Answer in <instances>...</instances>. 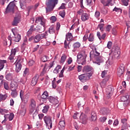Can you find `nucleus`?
<instances>
[{
    "mask_svg": "<svg viewBox=\"0 0 130 130\" xmlns=\"http://www.w3.org/2000/svg\"><path fill=\"white\" fill-rule=\"evenodd\" d=\"M7 98H8V94H0V100H1L2 101H5V100H6Z\"/></svg>",
    "mask_w": 130,
    "mask_h": 130,
    "instance_id": "nucleus-37",
    "label": "nucleus"
},
{
    "mask_svg": "<svg viewBox=\"0 0 130 130\" xmlns=\"http://www.w3.org/2000/svg\"><path fill=\"white\" fill-rule=\"evenodd\" d=\"M12 31L14 36L12 37V40L15 42H19L21 40V35L15 33V29L13 28Z\"/></svg>",
    "mask_w": 130,
    "mask_h": 130,
    "instance_id": "nucleus-9",
    "label": "nucleus"
},
{
    "mask_svg": "<svg viewBox=\"0 0 130 130\" xmlns=\"http://www.w3.org/2000/svg\"><path fill=\"white\" fill-rule=\"evenodd\" d=\"M45 30V25H42V26H38L34 29V31L38 32L39 33H42Z\"/></svg>",
    "mask_w": 130,
    "mask_h": 130,
    "instance_id": "nucleus-18",
    "label": "nucleus"
},
{
    "mask_svg": "<svg viewBox=\"0 0 130 130\" xmlns=\"http://www.w3.org/2000/svg\"><path fill=\"white\" fill-rule=\"evenodd\" d=\"M95 58V61L93 62L94 63H96L98 66H100L101 62H103V57L98 56Z\"/></svg>",
    "mask_w": 130,
    "mask_h": 130,
    "instance_id": "nucleus-20",
    "label": "nucleus"
},
{
    "mask_svg": "<svg viewBox=\"0 0 130 130\" xmlns=\"http://www.w3.org/2000/svg\"><path fill=\"white\" fill-rule=\"evenodd\" d=\"M55 32V30L54 29V27L53 26H51L49 28V33H50V34H53Z\"/></svg>",
    "mask_w": 130,
    "mask_h": 130,
    "instance_id": "nucleus-42",
    "label": "nucleus"
},
{
    "mask_svg": "<svg viewBox=\"0 0 130 130\" xmlns=\"http://www.w3.org/2000/svg\"><path fill=\"white\" fill-rule=\"evenodd\" d=\"M11 96L13 98H16L18 96V92L17 91V89H11Z\"/></svg>",
    "mask_w": 130,
    "mask_h": 130,
    "instance_id": "nucleus-28",
    "label": "nucleus"
},
{
    "mask_svg": "<svg viewBox=\"0 0 130 130\" xmlns=\"http://www.w3.org/2000/svg\"><path fill=\"white\" fill-rule=\"evenodd\" d=\"M15 116V115H14V113H10V115L9 114H5L4 115V118L5 119L2 121V123H6V121H7V118H9V120H10V121H11V120H13V119H14V117Z\"/></svg>",
    "mask_w": 130,
    "mask_h": 130,
    "instance_id": "nucleus-12",
    "label": "nucleus"
},
{
    "mask_svg": "<svg viewBox=\"0 0 130 130\" xmlns=\"http://www.w3.org/2000/svg\"><path fill=\"white\" fill-rule=\"evenodd\" d=\"M60 70H61V66L60 65L57 66L53 71L54 74H58Z\"/></svg>",
    "mask_w": 130,
    "mask_h": 130,
    "instance_id": "nucleus-35",
    "label": "nucleus"
},
{
    "mask_svg": "<svg viewBox=\"0 0 130 130\" xmlns=\"http://www.w3.org/2000/svg\"><path fill=\"white\" fill-rule=\"evenodd\" d=\"M80 119L82 121L83 124H86L87 123V120H88V117L85 114L82 113L80 116Z\"/></svg>",
    "mask_w": 130,
    "mask_h": 130,
    "instance_id": "nucleus-16",
    "label": "nucleus"
},
{
    "mask_svg": "<svg viewBox=\"0 0 130 130\" xmlns=\"http://www.w3.org/2000/svg\"><path fill=\"white\" fill-rule=\"evenodd\" d=\"M94 16L95 18H99L100 17V12L98 11H95Z\"/></svg>",
    "mask_w": 130,
    "mask_h": 130,
    "instance_id": "nucleus-60",
    "label": "nucleus"
},
{
    "mask_svg": "<svg viewBox=\"0 0 130 130\" xmlns=\"http://www.w3.org/2000/svg\"><path fill=\"white\" fill-rule=\"evenodd\" d=\"M36 23L41 24L42 26H45V22L43 20V18L41 17H38L36 18Z\"/></svg>",
    "mask_w": 130,
    "mask_h": 130,
    "instance_id": "nucleus-17",
    "label": "nucleus"
},
{
    "mask_svg": "<svg viewBox=\"0 0 130 130\" xmlns=\"http://www.w3.org/2000/svg\"><path fill=\"white\" fill-rule=\"evenodd\" d=\"M58 3V0H47L46 1V13L51 12L53 10L54 7Z\"/></svg>",
    "mask_w": 130,
    "mask_h": 130,
    "instance_id": "nucleus-1",
    "label": "nucleus"
},
{
    "mask_svg": "<svg viewBox=\"0 0 130 130\" xmlns=\"http://www.w3.org/2000/svg\"><path fill=\"white\" fill-rule=\"evenodd\" d=\"M4 89L5 90H9L10 87L9 86V82L7 81H4Z\"/></svg>",
    "mask_w": 130,
    "mask_h": 130,
    "instance_id": "nucleus-41",
    "label": "nucleus"
},
{
    "mask_svg": "<svg viewBox=\"0 0 130 130\" xmlns=\"http://www.w3.org/2000/svg\"><path fill=\"white\" fill-rule=\"evenodd\" d=\"M64 72V68H63L62 70L60 71V74H59V78H63V72Z\"/></svg>",
    "mask_w": 130,
    "mask_h": 130,
    "instance_id": "nucleus-53",
    "label": "nucleus"
},
{
    "mask_svg": "<svg viewBox=\"0 0 130 130\" xmlns=\"http://www.w3.org/2000/svg\"><path fill=\"white\" fill-rule=\"evenodd\" d=\"M82 72L83 73H89V72H91L92 74L94 73V68L92 67V66L89 65H86L84 67Z\"/></svg>",
    "mask_w": 130,
    "mask_h": 130,
    "instance_id": "nucleus-10",
    "label": "nucleus"
},
{
    "mask_svg": "<svg viewBox=\"0 0 130 130\" xmlns=\"http://www.w3.org/2000/svg\"><path fill=\"white\" fill-rule=\"evenodd\" d=\"M9 0H0V4L4 6L5 4H8Z\"/></svg>",
    "mask_w": 130,
    "mask_h": 130,
    "instance_id": "nucleus-55",
    "label": "nucleus"
},
{
    "mask_svg": "<svg viewBox=\"0 0 130 130\" xmlns=\"http://www.w3.org/2000/svg\"><path fill=\"white\" fill-rule=\"evenodd\" d=\"M81 20L83 22L89 20V14L86 13H83L81 15Z\"/></svg>",
    "mask_w": 130,
    "mask_h": 130,
    "instance_id": "nucleus-23",
    "label": "nucleus"
},
{
    "mask_svg": "<svg viewBox=\"0 0 130 130\" xmlns=\"http://www.w3.org/2000/svg\"><path fill=\"white\" fill-rule=\"evenodd\" d=\"M67 59V55L66 54H63L62 56L61 57V60L60 62L61 63H63L64 61H66V60Z\"/></svg>",
    "mask_w": 130,
    "mask_h": 130,
    "instance_id": "nucleus-43",
    "label": "nucleus"
},
{
    "mask_svg": "<svg viewBox=\"0 0 130 130\" xmlns=\"http://www.w3.org/2000/svg\"><path fill=\"white\" fill-rule=\"evenodd\" d=\"M68 64H71L72 62H73V59L72 57H69V59H68Z\"/></svg>",
    "mask_w": 130,
    "mask_h": 130,
    "instance_id": "nucleus-64",
    "label": "nucleus"
},
{
    "mask_svg": "<svg viewBox=\"0 0 130 130\" xmlns=\"http://www.w3.org/2000/svg\"><path fill=\"white\" fill-rule=\"evenodd\" d=\"M113 12H118L119 13H122V10H121L120 8H118L116 7L114 8V9L113 10Z\"/></svg>",
    "mask_w": 130,
    "mask_h": 130,
    "instance_id": "nucleus-48",
    "label": "nucleus"
},
{
    "mask_svg": "<svg viewBox=\"0 0 130 130\" xmlns=\"http://www.w3.org/2000/svg\"><path fill=\"white\" fill-rule=\"evenodd\" d=\"M7 63L6 60H0V72L5 68V63Z\"/></svg>",
    "mask_w": 130,
    "mask_h": 130,
    "instance_id": "nucleus-31",
    "label": "nucleus"
},
{
    "mask_svg": "<svg viewBox=\"0 0 130 130\" xmlns=\"http://www.w3.org/2000/svg\"><path fill=\"white\" fill-rule=\"evenodd\" d=\"M101 112L104 115L107 114V110L105 108H104L101 110Z\"/></svg>",
    "mask_w": 130,
    "mask_h": 130,
    "instance_id": "nucleus-51",
    "label": "nucleus"
},
{
    "mask_svg": "<svg viewBox=\"0 0 130 130\" xmlns=\"http://www.w3.org/2000/svg\"><path fill=\"white\" fill-rule=\"evenodd\" d=\"M88 41L90 42H92V41H94V36L90 34L89 37L88 38Z\"/></svg>",
    "mask_w": 130,
    "mask_h": 130,
    "instance_id": "nucleus-50",
    "label": "nucleus"
},
{
    "mask_svg": "<svg viewBox=\"0 0 130 130\" xmlns=\"http://www.w3.org/2000/svg\"><path fill=\"white\" fill-rule=\"evenodd\" d=\"M22 62V61H21V59H18L17 61V62L15 64V71L16 73H19L20 71H21V69H22V64L21 63Z\"/></svg>",
    "mask_w": 130,
    "mask_h": 130,
    "instance_id": "nucleus-14",
    "label": "nucleus"
},
{
    "mask_svg": "<svg viewBox=\"0 0 130 130\" xmlns=\"http://www.w3.org/2000/svg\"><path fill=\"white\" fill-rule=\"evenodd\" d=\"M35 63V61H34V60H30L28 62V64L30 66H32L34 65V64Z\"/></svg>",
    "mask_w": 130,
    "mask_h": 130,
    "instance_id": "nucleus-63",
    "label": "nucleus"
},
{
    "mask_svg": "<svg viewBox=\"0 0 130 130\" xmlns=\"http://www.w3.org/2000/svg\"><path fill=\"white\" fill-rule=\"evenodd\" d=\"M8 112H9L8 110H6V109L0 108V113H1L2 115L5 114V113H8Z\"/></svg>",
    "mask_w": 130,
    "mask_h": 130,
    "instance_id": "nucleus-46",
    "label": "nucleus"
},
{
    "mask_svg": "<svg viewBox=\"0 0 130 130\" xmlns=\"http://www.w3.org/2000/svg\"><path fill=\"white\" fill-rule=\"evenodd\" d=\"M5 78L7 81H12L13 80V74L9 73L6 75Z\"/></svg>",
    "mask_w": 130,
    "mask_h": 130,
    "instance_id": "nucleus-33",
    "label": "nucleus"
},
{
    "mask_svg": "<svg viewBox=\"0 0 130 130\" xmlns=\"http://www.w3.org/2000/svg\"><path fill=\"white\" fill-rule=\"evenodd\" d=\"M46 126L49 129L52 128V117L50 116H45L43 118Z\"/></svg>",
    "mask_w": 130,
    "mask_h": 130,
    "instance_id": "nucleus-4",
    "label": "nucleus"
},
{
    "mask_svg": "<svg viewBox=\"0 0 130 130\" xmlns=\"http://www.w3.org/2000/svg\"><path fill=\"white\" fill-rule=\"evenodd\" d=\"M67 4L62 3L61 6L59 8V10H64L66 9V6Z\"/></svg>",
    "mask_w": 130,
    "mask_h": 130,
    "instance_id": "nucleus-58",
    "label": "nucleus"
},
{
    "mask_svg": "<svg viewBox=\"0 0 130 130\" xmlns=\"http://www.w3.org/2000/svg\"><path fill=\"white\" fill-rule=\"evenodd\" d=\"M21 114L22 115H25L26 113V107H25V105L24 104H21Z\"/></svg>",
    "mask_w": 130,
    "mask_h": 130,
    "instance_id": "nucleus-29",
    "label": "nucleus"
},
{
    "mask_svg": "<svg viewBox=\"0 0 130 130\" xmlns=\"http://www.w3.org/2000/svg\"><path fill=\"white\" fill-rule=\"evenodd\" d=\"M128 2H129V0H121V3L123 6H125L127 7V6H128Z\"/></svg>",
    "mask_w": 130,
    "mask_h": 130,
    "instance_id": "nucleus-47",
    "label": "nucleus"
},
{
    "mask_svg": "<svg viewBox=\"0 0 130 130\" xmlns=\"http://www.w3.org/2000/svg\"><path fill=\"white\" fill-rule=\"evenodd\" d=\"M111 28H112V26H111V25H108L106 27V32H110V30Z\"/></svg>",
    "mask_w": 130,
    "mask_h": 130,
    "instance_id": "nucleus-52",
    "label": "nucleus"
},
{
    "mask_svg": "<svg viewBox=\"0 0 130 130\" xmlns=\"http://www.w3.org/2000/svg\"><path fill=\"white\" fill-rule=\"evenodd\" d=\"M90 55H93L95 58L100 55V53L96 51V48H94V50L90 53Z\"/></svg>",
    "mask_w": 130,
    "mask_h": 130,
    "instance_id": "nucleus-24",
    "label": "nucleus"
},
{
    "mask_svg": "<svg viewBox=\"0 0 130 130\" xmlns=\"http://www.w3.org/2000/svg\"><path fill=\"white\" fill-rule=\"evenodd\" d=\"M66 39L67 41H72L73 40V35L71 32L66 34Z\"/></svg>",
    "mask_w": 130,
    "mask_h": 130,
    "instance_id": "nucleus-27",
    "label": "nucleus"
},
{
    "mask_svg": "<svg viewBox=\"0 0 130 130\" xmlns=\"http://www.w3.org/2000/svg\"><path fill=\"white\" fill-rule=\"evenodd\" d=\"M91 120L92 121H95L97 119V115L95 112H92L91 114Z\"/></svg>",
    "mask_w": 130,
    "mask_h": 130,
    "instance_id": "nucleus-34",
    "label": "nucleus"
},
{
    "mask_svg": "<svg viewBox=\"0 0 130 130\" xmlns=\"http://www.w3.org/2000/svg\"><path fill=\"white\" fill-rule=\"evenodd\" d=\"M29 111L30 113H33L35 108H36V101L34 99H31L29 101Z\"/></svg>",
    "mask_w": 130,
    "mask_h": 130,
    "instance_id": "nucleus-7",
    "label": "nucleus"
},
{
    "mask_svg": "<svg viewBox=\"0 0 130 130\" xmlns=\"http://www.w3.org/2000/svg\"><path fill=\"white\" fill-rule=\"evenodd\" d=\"M47 97H48V92H47V91H45L42 94L41 99H46L47 98Z\"/></svg>",
    "mask_w": 130,
    "mask_h": 130,
    "instance_id": "nucleus-38",
    "label": "nucleus"
},
{
    "mask_svg": "<svg viewBox=\"0 0 130 130\" xmlns=\"http://www.w3.org/2000/svg\"><path fill=\"white\" fill-rule=\"evenodd\" d=\"M33 31H34V25H31L29 29L27 32V34H26L27 36H31Z\"/></svg>",
    "mask_w": 130,
    "mask_h": 130,
    "instance_id": "nucleus-32",
    "label": "nucleus"
},
{
    "mask_svg": "<svg viewBox=\"0 0 130 130\" xmlns=\"http://www.w3.org/2000/svg\"><path fill=\"white\" fill-rule=\"evenodd\" d=\"M128 98H129V95H125V96H122V97L120 98V100H121V101H122V102H125V101H127V100H128Z\"/></svg>",
    "mask_w": 130,
    "mask_h": 130,
    "instance_id": "nucleus-39",
    "label": "nucleus"
},
{
    "mask_svg": "<svg viewBox=\"0 0 130 130\" xmlns=\"http://www.w3.org/2000/svg\"><path fill=\"white\" fill-rule=\"evenodd\" d=\"M16 52H17L16 49H12L11 50V54H12V55H16Z\"/></svg>",
    "mask_w": 130,
    "mask_h": 130,
    "instance_id": "nucleus-61",
    "label": "nucleus"
},
{
    "mask_svg": "<svg viewBox=\"0 0 130 130\" xmlns=\"http://www.w3.org/2000/svg\"><path fill=\"white\" fill-rule=\"evenodd\" d=\"M29 74V69L26 68L24 71L23 76L24 77H25L26 75Z\"/></svg>",
    "mask_w": 130,
    "mask_h": 130,
    "instance_id": "nucleus-54",
    "label": "nucleus"
},
{
    "mask_svg": "<svg viewBox=\"0 0 130 130\" xmlns=\"http://www.w3.org/2000/svg\"><path fill=\"white\" fill-rule=\"evenodd\" d=\"M98 38L100 39V40H104L105 39V37H106V34H104L101 36V34H100V32L98 31L96 34Z\"/></svg>",
    "mask_w": 130,
    "mask_h": 130,
    "instance_id": "nucleus-26",
    "label": "nucleus"
},
{
    "mask_svg": "<svg viewBox=\"0 0 130 130\" xmlns=\"http://www.w3.org/2000/svg\"><path fill=\"white\" fill-rule=\"evenodd\" d=\"M119 54H120V49L119 47H116L114 50L113 55L109 57L110 60H114L115 58H118Z\"/></svg>",
    "mask_w": 130,
    "mask_h": 130,
    "instance_id": "nucleus-6",
    "label": "nucleus"
},
{
    "mask_svg": "<svg viewBox=\"0 0 130 130\" xmlns=\"http://www.w3.org/2000/svg\"><path fill=\"white\" fill-rule=\"evenodd\" d=\"M48 100L50 103H52V104H57L58 103V100L57 99L53 98V96H50L48 98Z\"/></svg>",
    "mask_w": 130,
    "mask_h": 130,
    "instance_id": "nucleus-22",
    "label": "nucleus"
},
{
    "mask_svg": "<svg viewBox=\"0 0 130 130\" xmlns=\"http://www.w3.org/2000/svg\"><path fill=\"white\" fill-rule=\"evenodd\" d=\"M10 86L11 90L12 89H15V90H16L17 87H18V85L17 84V83H16V85L15 84V83H11Z\"/></svg>",
    "mask_w": 130,
    "mask_h": 130,
    "instance_id": "nucleus-49",
    "label": "nucleus"
},
{
    "mask_svg": "<svg viewBox=\"0 0 130 130\" xmlns=\"http://www.w3.org/2000/svg\"><path fill=\"white\" fill-rule=\"evenodd\" d=\"M106 94L107 95V97L109 99L111 96H112V94L113 93V89L111 86H109L108 88L106 89Z\"/></svg>",
    "mask_w": 130,
    "mask_h": 130,
    "instance_id": "nucleus-11",
    "label": "nucleus"
},
{
    "mask_svg": "<svg viewBox=\"0 0 130 130\" xmlns=\"http://www.w3.org/2000/svg\"><path fill=\"white\" fill-rule=\"evenodd\" d=\"M29 98H30V93L27 92L23 96L21 100L24 102L25 104H27L28 101H29Z\"/></svg>",
    "mask_w": 130,
    "mask_h": 130,
    "instance_id": "nucleus-19",
    "label": "nucleus"
},
{
    "mask_svg": "<svg viewBox=\"0 0 130 130\" xmlns=\"http://www.w3.org/2000/svg\"><path fill=\"white\" fill-rule=\"evenodd\" d=\"M101 3L104 5V7H108L109 6V4L112 2V0H108L107 1H105L104 0H101Z\"/></svg>",
    "mask_w": 130,
    "mask_h": 130,
    "instance_id": "nucleus-30",
    "label": "nucleus"
},
{
    "mask_svg": "<svg viewBox=\"0 0 130 130\" xmlns=\"http://www.w3.org/2000/svg\"><path fill=\"white\" fill-rule=\"evenodd\" d=\"M81 47V43L79 42H77L73 44V48L74 49H78Z\"/></svg>",
    "mask_w": 130,
    "mask_h": 130,
    "instance_id": "nucleus-36",
    "label": "nucleus"
},
{
    "mask_svg": "<svg viewBox=\"0 0 130 130\" xmlns=\"http://www.w3.org/2000/svg\"><path fill=\"white\" fill-rule=\"evenodd\" d=\"M107 47L109 49H111V47H112V42L109 41L108 42Z\"/></svg>",
    "mask_w": 130,
    "mask_h": 130,
    "instance_id": "nucleus-56",
    "label": "nucleus"
},
{
    "mask_svg": "<svg viewBox=\"0 0 130 130\" xmlns=\"http://www.w3.org/2000/svg\"><path fill=\"white\" fill-rule=\"evenodd\" d=\"M106 119H107V118H106V117H102L100 118V120L102 122H105V121H106Z\"/></svg>",
    "mask_w": 130,
    "mask_h": 130,
    "instance_id": "nucleus-59",
    "label": "nucleus"
},
{
    "mask_svg": "<svg viewBox=\"0 0 130 130\" xmlns=\"http://www.w3.org/2000/svg\"><path fill=\"white\" fill-rule=\"evenodd\" d=\"M87 57V54L85 52H82L81 53H78L77 55V62L78 63L83 64H86V58Z\"/></svg>",
    "mask_w": 130,
    "mask_h": 130,
    "instance_id": "nucleus-2",
    "label": "nucleus"
},
{
    "mask_svg": "<svg viewBox=\"0 0 130 130\" xmlns=\"http://www.w3.org/2000/svg\"><path fill=\"white\" fill-rule=\"evenodd\" d=\"M124 73V66L123 65H121L120 67L117 69V76L118 77H121Z\"/></svg>",
    "mask_w": 130,
    "mask_h": 130,
    "instance_id": "nucleus-15",
    "label": "nucleus"
},
{
    "mask_svg": "<svg viewBox=\"0 0 130 130\" xmlns=\"http://www.w3.org/2000/svg\"><path fill=\"white\" fill-rule=\"evenodd\" d=\"M40 77V75L39 74H36L34 77L32 78L31 81L30 85L31 86H35L36 84H37V82H38V80Z\"/></svg>",
    "mask_w": 130,
    "mask_h": 130,
    "instance_id": "nucleus-13",
    "label": "nucleus"
},
{
    "mask_svg": "<svg viewBox=\"0 0 130 130\" xmlns=\"http://www.w3.org/2000/svg\"><path fill=\"white\" fill-rule=\"evenodd\" d=\"M98 27L100 28V30L102 31V32L104 31V24L100 23L98 25Z\"/></svg>",
    "mask_w": 130,
    "mask_h": 130,
    "instance_id": "nucleus-45",
    "label": "nucleus"
},
{
    "mask_svg": "<svg viewBox=\"0 0 130 130\" xmlns=\"http://www.w3.org/2000/svg\"><path fill=\"white\" fill-rule=\"evenodd\" d=\"M48 59H49V58L48 57V56L45 55V56H43L41 57V60L43 61V62H46V61H47Z\"/></svg>",
    "mask_w": 130,
    "mask_h": 130,
    "instance_id": "nucleus-40",
    "label": "nucleus"
},
{
    "mask_svg": "<svg viewBox=\"0 0 130 130\" xmlns=\"http://www.w3.org/2000/svg\"><path fill=\"white\" fill-rule=\"evenodd\" d=\"M60 28V23L59 22H57L56 24V30L58 31Z\"/></svg>",
    "mask_w": 130,
    "mask_h": 130,
    "instance_id": "nucleus-62",
    "label": "nucleus"
},
{
    "mask_svg": "<svg viewBox=\"0 0 130 130\" xmlns=\"http://www.w3.org/2000/svg\"><path fill=\"white\" fill-rule=\"evenodd\" d=\"M46 36H47V35H46V32L45 34H41L37 35L35 37H34L35 38V43H38L41 39H43V38H45L46 39Z\"/></svg>",
    "mask_w": 130,
    "mask_h": 130,
    "instance_id": "nucleus-8",
    "label": "nucleus"
},
{
    "mask_svg": "<svg viewBox=\"0 0 130 130\" xmlns=\"http://www.w3.org/2000/svg\"><path fill=\"white\" fill-rule=\"evenodd\" d=\"M15 7H16V4H15V2H10L6 8L5 14H8L9 13L10 14H14Z\"/></svg>",
    "mask_w": 130,
    "mask_h": 130,
    "instance_id": "nucleus-5",
    "label": "nucleus"
},
{
    "mask_svg": "<svg viewBox=\"0 0 130 130\" xmlns=\"http://www.w3.org/2000/svg\"><path fill=\"white\" fill-rule=\"evenodd\" d=\"M49 109V106H45L44 107V109L42 110L43 113H47V111Z\"/></svg>",
    "mask_w": 130,
    "mask_h": 130,
    "instance_id": "nucleus-44",
    "label": "nucleus"
},
{
    "mask_svg": "<svg viewBox=\"0 0 130 130\" xmlns=\"http://www.w3.org/2000/svg\"><path fill=\"white\" fill-rule=\"evenodd\" d=\"M59 15L62 18H64L66 16V12L64 11H61L59 12Z\"/></svg>",
    "mask_w": 130,
    "mask_h": 130,
    "instance_id": "nucleus-57",
    "label": "nucleus"
},
{
    "mask_svg": "<svg viewBox=\"0 0 130 130\" xmlns=\"http://www.w3.org/2000/svg\"><path fill=\"white\" fill-rule=\"evenodd\" d=\"M66 126V121H64V119L63 118L60 119L59 122L58 127H61V128Z\"/></svg>",
    "mask_w": 130,
    "mask_h": 130,
    "instance_id": "nucleus-25",
    "label": "nucleus"
},
{
    "mask_svg": "<svg viewBox=\"0 0 130 130\" xmlns=\"http://www.w3.org/2000/svg\"><path fill=\"white\" fill-rule=\"evenodd\" d=\"M21 19H20V17H14V20L12 23V25L13 26H18V24L20 23Z\"/></svg>",
    "mask_w": 130,
    "mask_h": 130,
    "instance_id": "nucleus-21",
    "label": "nucleus"
},
{
    "mask_svg": "<svg viewBox=\"0 0 130 130\" xmlns=\"http://www.w3.org/2000/svg\"><path fill=\"white\" fill-rule=\"evenodd\" d=\"M92 76H93L92 73H88L79 75V79L82 83H85V82L89 81V80L91 79V77H92Z\"/></svg>",
    "mask_w": 130,
    "mask_h": 130,
    "instance_id": "nucleus-3",
    "label": "nucleus"
}]
</instances>
